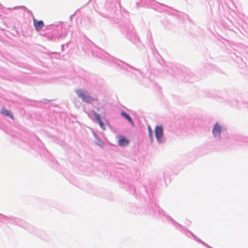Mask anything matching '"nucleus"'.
<instances>
[{"label":"nucleus","mask_w":248,"mask_h":248,"mask_svg":"<svg viewBox=\"0 0 248 248\" xmlns=\"http://www.w3.org/2000/svg\"><path fill=\"white\" fill-rule=\"evenodd\" d=\"M76 93L84 102L91 103L93 101L97 100V99H94L91 96L86 95L85 92L81 89L76 90Z\"/></svg>","instance_id":"obj_1"},{"label":"nucleus","mask_w":248,"mask_h":248,"mask_svg":"<svg viewBox=\"0 0 248 248\" xmlns=\"http://www.w3.org/2000/svg\"><path fill=\"white\" fill-rule=\"evenodd\" d=\"M76 93L84 102L91 103L93 101L97 100V99H94L91 96L86 95L85 92L81 89L76 90Z\"/></svg>","instance_id":"obj_2"},{"label":"nucleus","mask_w":248,"mask_h":248,"mask_svg":"<svg viewBox=\"0 0 248 248\" xmlns=\"http://www.w3.org/2000/svg\"><path fill=\"white\" fill-rule=\"evenodd\" d=\"M155 136L158 142L162 143L164 142L163 138V127L161 125H158L155 127Z\"/></svg>","instance_id":"obj_3"},{"label":"nucleus","mask_w":248,"mask_h":248,"mask_svg":"<svg viewBox=\"0 0 248 248\" xmlns=\"http://www.w3.org/2000/svg\"><path fill=\"white\" fill-rule=\"evenodd\" d=\"M33 25L35 27V29L37 31H39L42 29V28L44 27V24L43 21H38L35 19H33Z\"/></svg>","instance_id":"obj_4"},{"label":"nucleus","mask_w":248,"mask_h":248,"mask_svg":"<svg viewBox=\"0 0 248 248\" xmlns=\"http://www.w3.org/2000/svg\"><path fill=\"white\" fill-rule=\"evenodd\" d=\"M220 133L221 127L217 124H216L213 129V134L215 136H217L218 135H220Z\"/></svg>","instance_id":"obj_5"},{"label":"nucleus","mask_w":248,"mask_h":248,"mask_svg":"<svg viewBox=\"0 0 248 248\" xmlns=\"http://www.w3.org/2000/svg\"><path fill=\"white\" fill-rule=\"evenodd\" d=\"M1 112L2 114L10 117L12 120L14 119V116H13V114L11 113V111L8 109H6L5 108H2Z\"/></svg>","instance_id":"obj_6"},{"label":"nucleus","mask_w":248,"mask_h":248,"mask_svg":"<svg viewBox=\"0 0 248 248\" xmlns=\"http://www.w3.org/2000/svg\"><path fill=\"white\" fill-rule=\"evenodd\" d=\"M125 118L128 121V122L131 124L132 126L134 125V122H133L130 117L126 113H125Z\"/></svg>","instance_id":"obj_7"},{"label":"nucleus","mask_w":248,"mask_h":248,"mask_svg":"<svg viewBox=\"0 0 248 248\" xmlns=\"http://www.w3.org/2000/svg\"><path fill=\"white\" fill-rule=\"evenodd\" d=\"M118 144L120 146H123L124 144V137L123 136H121L120 137L119 140Z\"/></svg>","instance_id":"obj_8"},{"label":"nucleus","mask_w":248,"mask_h":248,"mask_svg":"<svg viewBox=\"0 0 248 248\" xmlns=\"http://www.w3.org/2000/svg\"><path fill=\"white\" fill-rule=\"evenodd\" d=\"M94 117H95V120L96 121V122L98 123L101 121V119L100 118V116L98 114L94 113Z\"/></svg>","instance_id":"obj_9"},{"label":"nucleus","mask_w":248,"mask_h":248,"mask_svg":"<svg viewBox=\"0 0 248 248\" xmlns=\"http://www.w3.org/2000/svg\"><path fill=\"white\" fill-rule=\"evenodd\" d=\"M98 124H99V125L100 126V127L102 129H106L105 125L102 122V121L99 122L98 123Z\"/></svg>","instance_id":"obj_10"},{"label":"nucleus","mask_w":248,"mask_h":248,"mask_svg":"<svg viewBox=\"0 0 248 248\" xmlns=\"http://www.w3.org/2000/svg\"><path fill=\"white\" fill-rule=\"evenodd\" d=\"M97 144L98 145H99V146H103L104 144L103 143V142H102L101 140H97Z\"/></svg>","instance_id":"obj_11"},{"label":"nucleus","mask_w":248,"mask_h":248,"mask_svg":"<svg viewBox=\"0 0 248 248\" xmlns=\"http://www.w3.org/2000/svg\"><path fill=\"white\" fill-rule=\"evenodd\" d=\"M149 132L150 136L151 137H152V130H151V128H150V126H149Z\"/></svg>","instance_id":"obj_12"},{"label":"nucleus","mask_w":248,"mask_h":248,"mask_svg":"<svg viewBox=\"0 0 248 248\" xmlns=\"http://www.w3.org/2000/svg\"><path fill=\"white\" fill-rule=\"evenodd\" d=\"M124 142H125V146L126 145L128 144V143H129L128 140H126L125 139Z\"/></svg>","instance_id":"obj_13"},{"label":"nucleus","mask_w":248,"mask_h":248,"mask_svg":"<svg viewBox=\"0 0 248 248\" xmlns=\"http://www.w3.org/2000/svg\"><path fill=\"white\" fill-rule=\"evenodd\" d=\"M121 114H122V116H124V112H123V111L122 112H121Z\"/></svg>","instance_id":"obj_14"}]
</instances>
